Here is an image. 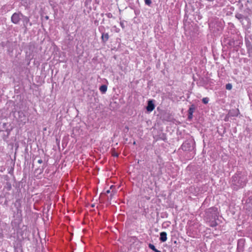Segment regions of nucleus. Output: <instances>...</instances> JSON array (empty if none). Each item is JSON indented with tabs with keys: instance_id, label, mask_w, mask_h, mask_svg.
<instances>
[{
	"instance_id": "12",
	"label": "nucleus",
	"mask_w": 252,
	"mask_h": 252,
	"mask_svg": "<svg viewBox=\"0 0 252 252\" xmlns=\"http://www.w3.org/2000/svg\"><path fill=\"white\" fill-rule=\"evenodd\" d=\"M159 240L161 242H164L167 240V233L165 232L160 233Z\"/></svg>"
},
{
	"instance_id": "39",
	"label": "nucleus",
	"mask_w": 252,
	"mask_h": 252,
	"mask_svg": "<svg viewBox=\"0 0 252 252\" xmlns=\"http://www.w3.org/2000/svg\"><path fill=\"white\" fill-rule=\"evenodd\" d=\"M136 144L135 142H133V144L134 145V144Z\"/></svg>"
},
{
	"instance_id": "24",
	"label": "nucleus",
	"mask_w": 252,
	"mask_h": 252,
	"mask_svg": "<svg viewBox=\"0 0 252 252\" xmlns=\"http://www.w3.org/2000/svg\"><path fill=\"white\" fill-rule=\"evenodd\" d=\"M8 201H9L8 200L7 198H6L5 201H4V203L3 204V205L4 206H6V207L8 206Z\"/></svg>"
},
{
	"instance_id": "15",
	"label": "nucleus",
	"mask_w": 252,
	"mask_h": 252,
	"mask_svg": "<svg viewBox=\"0 0 252 252\" xmlns=\"http://www.w3.org/2000/svg\"><path fill=\"white\" fill-rule=\"evenodd\" d=\"M217 219H212V220H206L207 221L210 222V226L214 227L218 225V223L216 222Z\"/></svg>"
},
{
	"instance_id": "19",
	"label": "nucleus",
	"mask_w": 252,
	"mask_h": 252,
	"mask_svg": "<svg viewBox=\"0 0 252 252\" xmlns=\"http://www.w3.org/2000/svg\"><path fill=\"white\" fill-rule=\"evenodd\" d=\"M148 247H149V248L150 249H151L152 250H153V251L154 252H161V251H159V250H157V249L156 248L155 246L154 245L152 244H149L148 245Z\"/></svg>"
},
{
	"instance_id": "10",
	"label": "nucleus",
	"mask_w": 252,
	"mask_h": 252,
	"mask_svg": "<svg viewBox=\"0 0 252 252\" xmlns=\"http://www.w3.org/2000/svg\"><path fill=\"white\" fill-rule=\"evenodd\" d=\"M195 109V106L194 104H192L190 106L188 110V119L189 120H191L193 118V113Z\"/></svg>"
},
{
	"instance_id": "9",
	"label": "nucleus",
	"mask_w": 252,
	"mask_h": 252,
	"mask_svg": "<svg viewBox=\"0 0 252 252\" xmlns=\"http://www.w3.org/2000/svg\"><path fill=\"white\" fill-rule=\"evenodd\" d=\"M155 108L154 100H149L148 101L147 105L146 106V110L147 111L151 112Z\"/></svg>"
},
{
	"instance_id": "3",
	"label": "nucleus",
	"mask_w": 252,
	"mask_h": 252,
	"mask_svg": "<svg viewBox=\"0 0 252 252\" xmlns=\"http://www.w3.org/2000/svg\"><path fill=\"white\" fill-rule=\"evenodd\" d=\"M219 212L218 208L215 207L209 208L205 211V218L206 220H212V219H218Z\"/></svg>"
},
{
	"instance_id": "28",
	"label": "nucleus",
	"mask_w": 252,
	"mask_h": 252,
	"mask_svg": "<svg viewBox=\"0 0 252 252\" xmlns=\"http://www.w3.org/2000/svg\"><path fill=\"white\" fill-rule=\"evenodd\" d=\"M9 193L8 192H6V193L4 194V195H3V196H2V195H0V198H3V197H6L7 195H9Z\"/></svg>"
},
{
	"instance_id": "5",
	"label": "nucleus",
	"mask_w": 252,
	"mask_h": 252,
	"mask_svg": "<svg viewBox=\"0 0 252 252\" xmlns=\"http://www.w3.org/2000/svg\"><path fill=\"white\" fill-rule=\"evenodd\" d=\"M245 201L246 206L247 209H249V211L252 210V195H250V192L245 193L244 197L242 200V202Z\"/></svg>"
},
{
	"instance_id": "13",
	"label": "nucleus",
	"mask_w": 252,
	"mask_h": 252,
	"mask_svg": "<svg viewBox=\"0 0 252 252\" xmlns=\"http://www.w3.org/2000/svg\"><path fill=\"white\" fill-rule=\"evenodd\" d=\"M245 41L248 52L249 53L252 52V44L251 42L247 39H246Z\"/></svg>"
},
{
	"instance_id": "29",
	"label": "nucleus",
	"mask_w": 252,
	"mask_h": 252,
	"mask_svg": "<svg viewBox=\"0 0 252 252\" xmlns=\"http://www.w3.org/2000/svg\"><path fill=\"white\" fill-rule=\"evenodd\" d=\"M106 15L108 18H111L112 17V15L110 13H107Z\"/></svg>"
},
{
	"instance_id": "16",
	"label": "nucleus",
	"mask_w": 252,
	"mask_h": 252,
	"mask_svg": "<svg viewBox=\"0 0 252 252\" xmlns=\"http://www.w3.org/2000/svg\"><path fill=\"white\" fill-rule=\"evenodd\" d=\"M239 113V111L238 109L232 110L229 112V115L232 117H235L238 116Z\"/></svg>"
},
{
	"instance_id": "30",
	"label": "nucleus",
	"mask_w": 252,
	"mask_h": 252,
	"mask_svg": "<svg viewBox=\"0 0 252 252\" xmlns=\"http://www.w3.org/2000/svg\"><path fill=\"white\" fill-rule=\"evenodd\" d=\"M7 124H8L7 123H3V125H2V126H3V128H5V129H6V126H7Z\"/></svg>"
},
{
	"instance_id": "26",
	"label": "nucleus",
	"mask_w": 252,
	"mask_h": 252,
	"mask_svg": "<svg viewBox=\"0 0 252 252\" xmlns=\"http://www.w3.org/2000/svg\"><path fill=\"white\" fill-rule=\"evenodd\" d=\"M9 137H6V134H4L2 136V138L4 141H6Z\"/></svg>"
},
{
	"instance_id": "8",
	"label": "nucleus",
	"mask_w": 252,
	"mask_h": 252,
	"mask_svg": "<svg viewBox=\"0 0 252 252\" xmlns=\"http://www.w3.org/2000/svg\"><path fill=\"white\" fill-rule=\"evenodd\" d=\"M245 240L243 239H239L237 242V251L238 252H243L244 249Z\"/></svg>"
},
{
	"instance_id": "40",
	"label": "nucleus",
	"mask_w": 252,
	"mask_h": 252,
	"mask_svg": "<svg viewBox=\"0 0 252 252\" xmlns=\"http://www.w3.org/2000/svg\"><path fill=\"white\" fill-rule=\"evenodd\" d=\"M133 239H136V237H134Z\"/></svg>"
},
{
	"instance_id": "35",
	"label": "nucleus",
	"mask_w": 252,
	"mask_h": 252,
	"mask_svg": "<svg viewBox=\"0 0 252 252\" xmlns=\"http://www.w3.org/2000/svg\"><path fill=\"white\" fill-rule=\"evenodd\" d=\"M45 18L46 20H48L49 19V17L48 16H46L45 17Z\"/></svg>"
},
{
	"instance_id": "1",
	"label": "nucleus",
	"mask_w": 252,
	"mask_h": 252,
	"mask_svg": "<svg viewBox=\"0 0 252 252\" xmlns=\"http://www.w3.org/2000/svg\"><path fill=\"white\" fill-rule=\"evenodd\" d=\"M247 182V176L242 172H237L231 178V187L233 189L237 190L243 188Z\"/></svg>"
},
{
	"instance_id": "17",
	"label": "nucleus",
	"mask_w": 252,
	"mask_h": 252,
	"mask_svg": "<svg viewBox=\"0 0 252 252\" xmlns=\"http://www.w3.org/2000/svg\"><path fill=\"white\" fill-rule=\"evenodd\" d=\"M235 17L240 22H242L245 18L243 15L239 13H237L235 14Z\"/></svg>"
},
{
	"instance_id": "25",
	"label": "nucleus",
	"mask_w": 252,
	"mask_h": 252,
	"mask_svg": "<svg viewBox=\"0 0 252 252\" xmlns=\"http://www.w3.org/2000/svg\"><path fill=\"white\" fill-rule=\"evenodd\" d=\"M113 151H114L112 153V156L113 157H118L119 156V154L115 152V149H114Z\"/></svg>"
},
{
	"instance_id": "31",
	"label": "nucleus",
	"mask_w": 252,
	"mask_h": 252,
	"mask_svg": "<svg viewBox=\"0 0 252 252\" xmlns=\"http://www.w3.org/2000/svg\"><path fill=\"white\" fill-rule=\"evenodd\" d=\"M37 162L38 163L41 164L43 162V161L41 159H40L38 160Z\"/></svg>"
},
{
	"instance_id": "37",
	"label": "nucleus",
	"mask_w": 252,
	"mask_h": 252,
	"mask_svg": "<svg viewBox=\"0 0 252 252\" xmlns=\"http://www.w3.org/2000/svg\"><path fill=\"white\" fill-rule=\"evenodd\" d=\"M18 113H19V115H20V114H23V112H18Z\"/></svg>"
},
{
	"instance_id": "18",
	"label": "nucleus",
	"mask_w": 252,
	"mask_h": 252,
	"mask_svg": "<svg viewBox=\"0 0 252 252\" xmlns=\"http://www.w3.org/2000/svg\"><path fill=\"white\" fill-rule=\"evenodd\" d=\"M107 90V87L105 85H102L99 87V90L102 94L105 93Z\"/></svg>"
},
{
	"instance_id": "33",
	"label": "nucleus",
	"mask_w": 252,
	"mask_h": 252,
	"mask_svg": "<svg viewBox=\"0 0 252 252\" xmlns=\"http://www.w3.org/2000/svg\"><path fill=\"white\" fill-rule=\"evenodd\" d=\"M46 167V165H43L42 167V171H43L44 169L45 168V167Z\"/></svg>"
},
{
	"instance_id": "23",
	"label": "nucleus",
	"mask_w": 252,
	"mask_h": 252,
	"mask_svg": "<svg viewBox=\"0 0 252 252\" xmlns=\"http://www.w3.org/2000/svg\"><path fill=\"white\" fill-rule=\"evenodd\" d=\"M144 1H145V4H146L148 6H150L151 4H152L151 0H145Z\"/></svg>"
},
{
	"instance_id": "22",
	"label": "nucleus",
	"mask_w": 252,
	"mask_h": 252,
	"mask_svg": "<svg viewBox=\"0 0 252 252\" xmlns=\"http://www.w3.org/2000/svg\"><path fill=\"white\" fill-rule=\"evenodd\" d=\"M12 130V128L5 129V131L6 132V137L9 136L10 132Z\"/></svg>"
},
{
	"instance_id": "2",
	"label": "nucleus",
	"mask_w": 252,
	"mask_h": 252,
	"mask_svg": "<svg viewBox=\"0 0 252 252\" xmlns=\"http://www.w3.org/2000/svg\"><path fill=\"white\" fill-rule=\"evenodd\" d=\"M195 142L194 139L190 137L187 139L181 145V148L186 152L190 153L189 156L188 157L189 159L193 158L195 154Z\"/></svg>"
},
{
	"instance_id": "27",
	"label": "nucleus",
	"mask_w": 252,
	"mask_h": 252,
	"mask_svg": "<svg viewBox=\"0 0 252 252\" xmlns=\"http://www.w3.org/2000/svg\"><path fill=\"white\" fill-rule=\"evenodd\" d=\"M3 178L4 180L6 181V182L9 181V178L7 175L4 176Z\"/></svg>"
},
{
	"instance_id": "20",
	"label": "nucleus",
	"mask_w": 252,
	"mask_h": 252,
	"mask_svg": "<svg viewBox=\"0 0 252 252\" xmlns=\"http://www.w3.org/2000/svg\"><path fill=\"white\" fill-rule=\"evenodd\" d=\"M232 85L230 83H228L225 86V88L226 90H230L232 89Z\"/></svg>"
},
{
	"instance_id": "7",
	"label": "nucleus",
	"mask_w": 252,
	"mask_h": 252,
	"mask_svg": "<svg viewBox=\"0 0 252 252\" xmlns=\"http://www.w3.org/2000/svg\"><path fill=\"white\" fill-rule=\"evenodd\" d=\"M98 30L101 34V39L102 42L104 44L106 43V42L108 40L109 38L108 33H105L104 32L105 28L103 26L99 27Z\"/></svg>"
},
{
	"instance_id": "38",
	"label": "nucleus",
	"mask_w": 252,
	"mask_h": 252,
	"mask_svg": "<svg viewBox=\"0 0 252 252\" xmlns=\"http://www.w3.org/2000/svg\"><path fill=\"white\" fill-rule=\"evenodd\" d=\"M40 173H41L43 172V171H42V169H40Z\"/></svg>"
},
{
	"instance_id": "36",
	"label": "nucleus",
	"mask_w": 252,
	"mask_h": 252,
	"mask_svg": "<svg viewBox=\"0 0 252 252\" xmlns=\"http://www.w3.org/2000/svg\"><path fill=\"white\" fill-rule=\"evenodd\" d=\"M56 141H57V144H59L60 141L58 140V139H56Z\"/></svg>"
},
{
	"instance_id": "21",
	"label": "nucleus",
	"mask_w": 252,
	"mask_h": 252,
	"mask_svg": "<svg viewBox=\"0 0 252 252\" xmlns=\"http://www.w3.org/2000/svg\"><path fill=\"white\" fill-rule=\"evenodd\" d=\"M209 101V98L208 97H204L202 101L204 104H207Z\"/></svg>"
},
{
	"instance_id": "14",
	"label": "nucleus",
	"mask_w": 252,
	"mask_h": 252,
	"mask_svg": "<svg viewBox=\"0 0 252 252\" xmlns=\"http://www.w3.org/2000/svg\"><path fill=\"white\" fill-rule=\"evenodd\" d=\"M12 189V185L9 181L6 182L4 185L3 190L6 189L7 191H10Z\"/></svg>"
},
{
	"instance_id": "4",
	"label": "nucleus",
	"mask_w": 252,
	"mask_h": 252,
	"mask_svg": "<svg viewBox=\"0 0 252 252\" xmlns=\"http://www.w3.org/2000/svg\"><path fill=\"white\" fill-rule=\"evenodd\" d=\"M14 206L16 208V211H13V217L17 218H20L22 216V211L21 209V199H18L14 203Z\"/></svg>"
},
{
	"instance_id": "6",
	"label": "nucleus",
	"mask_w": 252,
	"mask_h": 252,
	"mask_svg": "<svg viewBox=\"0 0 252 252\" xmlns=\"http://www.w3.org/2000/svg\"><path fill=\"white\" fill-rule=\"evenodd\" d=\"M22 16L23 14L21 12H15L11 17V21L12 23L18 25L19 24L20 21L22 20Z\"/></svg>"
},
{
	"instance_id": "34",
	"label": "nucleus",
	"mask_w": 252,
	"mask_h": 252,
	"mask_svg": "<svg viewBox=\"0 0 252 252\" xmlns=\"http://www.w3.org/2000/svg\"><path fill=\"white\" fill-rule=\"evenodd\" d=\"M110 192V190H107L106 191V193H107V194L109 193Z\"/></svg>"
},
{
	"instance_id": "11",
	"label": "nucleus",
	"mask_w": 252,
	"mask_h": 252,
	"mask_svg": "<svg viewBox=\"0 0 252 252\" xmlns=\"http://www.w3.org/2000/svg\"><path fill=\"white\" fill-rule=\"evenodd\" d=\"M22 20L23 23V26L24 28H27L28 24L29 23L30 26H32V24L30 22V18L25 16L23 14L22 17Z\"/></svg>"
},
{
	"instance_id": "32",
	"label": "nucleus",
	"mask_w": 252,
	"mask_h": 252,
	"mask_svg": "<svg viewBox=\"0 0 252 252\" xmlns=\"http://www.w3.org/2000/svg\"><path fill=\"white\" fill-rule=\"evenodd\" d=\"M120 25L123 29H124L125 28L124 24L123 23L121 22Z\"/></svg>"
}]
</instances>
